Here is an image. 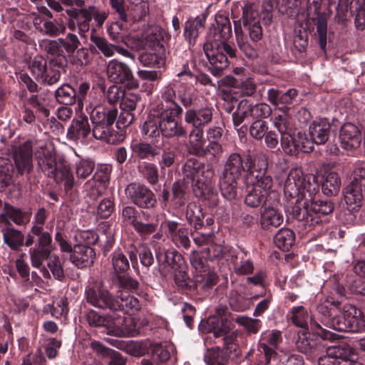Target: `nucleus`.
<instances>
[{
	"mask_svg": "<svg viewBox=\"0 0 365 365\" xmlns=\"http://www.w3.org/2000/svg\"><path fill=\"white\" fill-rule=\"evenodd\" d=\"M319 190V184L314 177L304 175L301 169H292L284 182V193L287 200L285 211L296 220H304L309 201Z\"/></svg>",
	"mask_w": 365,
	"mask_h": 365,
	"instance_id": "nucleus-1",
	"label": "nucleus"
},
{
	"mask_svg": "<svg viewBox=\"0 0 365 365\" xmlns=\"http://www.w3.org/2000/svg\"><path fill=\"white\" fill-rule=\"evenodd\" d=\"M86 111L93 125L92 135L94 138L109 144H117L123 140L122 133L112 129L117 118V109L107 108L103 105H97L95 107L92 106L86 107Z\"/></svg>",
	"mask_w": 365,
	"mask_h": 365,
	"instance_id": "nucleus-2",
	"label": "nucleus"
},
{
	"mask_svg": "<svg viewBox=\"0 0 365 365\" xmlns=\"http://www.w3.org/2000/svg\"><path fill=\"white\" fill-rule=\"evenodd\" d=\"M158 113L153 108L150 109L147 120L141 128L143 135L150 138H155L160 134L166 138H180L186 135V129L181 123L169 116L166 118L163 114Z\"/></svg>",
	"mask_w": 365,
	"mask_h": 365,
	"instance_id": "nucleus-3",
	"label": "nucleus"
},
{
	"mask_svg": "<svg viewBox=\"0 0 365 365\" xmlns=\"http://www.w3.org/2000/svg\"><path fill=\"white\" fill-rule=\"evenodd\" d=\"M246 159L237 153H231L226 159L220 177V189L224 198L234 200L237 196V179L246 171Z\"/></svg>",
	"mask_w": 365,
	"mask_h": 365,
	"instance_id": "nucleus-4",
	"label": "nucleus"
},
{
	"mask_svg": "<svg viewBox=\"0 0 365 365\" xmlns=\"http://www.w3.org/2000/svg\"><path fill=\"white\" fill-rule=\"evenodd\" d=\"M36 155L38 166L45 175L53 178L57 183L63 182L66 191L73 188L74 178L64 160H57L55 155L47 149H42V154L37 153Z\"/></svg>",
	"mask_w": 365,
	"mask_h": 365,
	"instance_id": "nucleus-5",
	"label": "nucleus"
},
{
	"mask_svg": "<svg viewBox=\"0 0 365 365\" xmlns=\"http://www.w3.org/2000/svg\"><path fill=\"white\" fill-rule=\"evenodd\" d=\"M203 50L210 63L209 70L215 76L220 75L221 71L229 64L228 58L236 57L237 50L227 43V41L206 39Z\"/></svg>",
	"mask_w": 365,
	"mask_h": 365,
	"instance_id": "nucleus-6",
	"label": "nucleus"
},
{
	"mask_svg": "<svg viewBox=\"0 0 365 365\" xmlns=\"http://www.w3.org/2000/svg\"><path fill=\"white\" fill-rule=\"evenodd\" d=\"M327 321L329 327L339 331L359 332L365 328V319L361 309L353 305H345L343 312L331 314Z\"/></svg>",
	"mask_w": 365,
	"mask_h": 365,
	"instance_id": "nucleus-7",
	"label": "nucleus"
},
{
	"mask_svg": "<svg viewBox=\"0 0 365 365\" xmlns=\"http://www.w3.org/2000/svg\"><path fill=\"white\" fill-rule=\"evenodd\" d=\"M108 16V12L94 6L81 9L73 16L81 36H84L85 34L89 31L91 34H96L97 29L102 28Z\"/></svg>",
	"mask_w": 365,
	"mask_h": 365,
	"instance_id": "nucleus-8",
	"label": "nucleus"
},
{
	"mask_svg": "<svg viewBox=\"0 0 365 365\" xmlns=\"http://www.w3.org/2000/svg\"><path fill=\"white\" fill-rule=\"evenodd\" d=\"M288 316L292 322L297 327L311 329L319 335L323 339L335 341L339 338V335L329 330L324 329L312 318L309 311L304 306H296L291 309Z\"/></svg>",
	"mask_w": 365,
	"mask_h": 365,
	"instance_id": "nucleus-9",
	"label": "nucleus"
},
{
	"mask_svg": "<svg viewBox=\"0 0 365 365\" xmlns=\"http://www.w3.org/2000/svg\"><path fill=\"white\" fill-rule=\"evenodd\" d=\"M85 295L87 302L92 306L110 311H118V299L98 282L90 283L86 288Z\"/></svg>",
	"mask_w": 365,
	"mask_h": 365,
	"instance_id": "nucleus-10",
	"label": "nucleus"
},
{
	"mask_svg": "<svg viewBox=\"0 0 365 365\" xmlns=\"http://www.w3.org/2000/svg\"><path fill=\"white\" fill-rule=\"evenodd\" d=\"M282 342V332L279 330L263 331L257 344V355L260 363L268 365L272 359L277 356L280 344Z\"/></svg>",
	"mask_w": 365,
	"mask_h": 365,
	"instance_id": "nucleus-11",
	"label": "nucleus"
},
{
	"mask_svg": "<svg viewBox=\"0 0 365 365\" xmlns=\"http://www.w3.org/2000/svg\"><path fill=\"white\" fill-rule=\"evenodd\" d=\"M182 172L187 178L191 179L201 190L207 186L215 174L211 165H205L195 158L186 161L182 167Z\"/></svg>",
	"mask_w": 365,
	"mask_h": 365,
	"instance_id": "nucleus-12",
	"label": "nucleus"
},
{
	"mask_svg": "<svg viewBox=\"0 0 365 365\" xmlns=\"http://www.w3.org/2000/svg\"><path fill=\"white\" fill-rule=\"evenodd\" d=\"M318 195L319 193L314 195L312 200L309 201L308 214L304 217V220H297L304 227V230L307 231L314 229L315 226L322 222L320 214L327 215L331 213L334 210L333 202L327 200H318Z\"/></svg>",
	"mask_w": 365,
	"mask_h": 365,
	"instance_id": "nucleus-13",
	"label": "nucleus"
},
{
	"mask_svg": "<svg viewBox=\"0 0 365 365\" xmlns=\"http://www.w3.org/2000/svg\"><path fill=\"white\" fill-rule=\"evenodd\" d=\"M177 96L178 89H175L172 85H168L161 91L160 101L153 108L158 110V113L163 114L166 118L169 116L177 120L183 112L182 107L175 101Z\"/></svg>",
	"mask_w": 365,
	"mask_h": 365,
	"instance_id": "nucleus-14",
	"label": "nucleus"
},
{
	"mask_svg": "<svg viewBox=\"0 0 365 365\" xmlns=\"http://www.w3.org/2000/svg\"><path fill=\"white\" fill-rule=\"evenodd\" d=\"M273 183L265 180L264 182H252V187L248 190L245 198V203L250 207H258L262 205L268 204L269 199L277 197V194L272 190Z\"/></svg>",
	"mask_w": 365,
	"mask_h": 365,
	"instance_id": "nucleus-15",
	"label": "nucleus"
},
{
	"mask_svg": "<svg viewBox=\"0 0 365 365\" xmlns=\"http://www.w3.org/2000/svg\"><path fill=\"white\" fill-rule=\"evenodd\" d=\"M246 165V171L250 178L253 179L252 182H264L266 180L269 183H273L272 176L267 173L268 158L266 154L260 153L253 157L248 155Z\"/></svg>",
	"mask_w": 365,
	"mask_h": 365,
	"instance_id": "nucleus-16",
	"label": "nucleus"
},
{
	"mask_svg": "<svg viewBox=\"0 0 365 365\" xmlns=\"http://www.w3.org/2000/svg\"><path fill=\"white\" fill-rule=\"evenodd\" d=\"M35 235L38 237L37 244L29 249V253L32 266L40 268L55 248L52 245V237L48 232L41 230L40 234Z\"/></svg>",
	"mask_w": 365,
	"mask_h": 365,
	"instance_id": "nucleus-17",
	"label": "nucleus"
},
{
	"mask_svg": "<svg viewBox=\"0 0 365 365\" xmlns=\"http://www.w3.org/2000/svg\"><path fill=\"white\" fill-rule=\"evenodd\" d=\"M125 194L131 201L141 208L155 207L157 201L154 193L145 185L131 183L125 188Z\"/></svg>",
	"mask_w": 365,
	"mask_h": 365,
	"instance_id": "nucleus-18",
	"label": "nucleus"
},
{
	"mask_svg": "<svg viewBox=\"0 0 365 365\" xmlns=\"http://www.w3.org/2000/svg\"><path fill=\"white\" fill-rule=\"evenodd\" d=\"M138 211L132 206L125 207L122 210V217L123 222L131 225L135 231L141 237H146L154 233L158 227V220L151 222H144L138 220Z\"/></svg>",
	"mask_w": 365,
	"mask_h": 365,
	"instance_id": "nucleus-19",
	"label": "nucleus"
},
{
	"mask_svg": "<svg viewBox=\"0 0 365 365\" xmlns=\"http://www.w3.org/2000/svg\"><path fill=\"white\" fill-rule=\"evenodd\" d=\"M139 333L137 324L131 317L113 314V320L110 329V334L120 337L135 336Z\"/></svg>",
	"mask_w": 365,
	"mask_h": 365,
	"instance_id": "nucleus-20",
	"label": "nucleus"
},
{
	"mask_svg": "<svg viewBox=\"0 0 365 365\" xmlns=\"http://www.w3.org/2000/svg\"><path fill=\"white\" fill-rule=\"evenodd\" d=\"M91 134L92 132L87 116L80 115L72 120L66 136L69 140L83 144Z\"/></svg>",
	"mask_w": 365,
	"mask_h": 365,
	"instance_id": "nucleus-21",
	"label": "nucleus"
},
{
	"mask_svg": "<svg viewBox=\"0 0 365 365\" xmlns=\"http://www.w3.org/2000/svg\"><path fill=\"white\" fill-rule=\"evenodd\" d=\"M275 202L278 203L277 197L274 199L272 203L266 204L261 211L260 225L263 230L276 228L280 226L284 221L283 215L276 207Z\"/></svg>",
	"mask_w": 365,
	"mask_h": 365,
	"instance_id": "nucleus-22",
	"label": "nucleus"
},
{
	"mask_svg": "<svg viewBox=\"0 0 365 365\" xmlns=\"http://www.w3.org/2000/svg\"><path fill=\"white\" fill-rule=\"evenodd\" d=\"M339 140L343 149L346 150H356L361 145V132L355 125L350 123H345L340 129Z\"/></svg>",
	"mask_w": 365,
	"mask_h": 365,
	"instance_id": "nucleus-23",
	"label": "nucleus"
},
{
	"mask_svg": "<svg viewBox=\"0 0 365 365\" xmlns=\"http://www.w3.org/2000/svg\"><path fill=\"white\" fill-rule=\"evenodd\" d=\"M231 36L232 27L229 18L221 14H217L215 23L210 27L207 38L227 41Z\"/></svg>",
	"mask_w": 365,
	"mask_h": 365,
	"instance_id": "nucleus-24",
	"label": "nucleus"
},
{
	"mask_svg": "<svg viewBox=\"0 0 365 365\" xmlns=\"http://www.w3.org/2000/svg\"><path fill=\"white\" fill-rule=\"evenodd\" d=\"M214 112L211 106L188 109L185 113V121L193 128H203L212 121Z\"/></svg>",
	"mask_w": 365,
	"mask_h": 365,
	"instance_id": "nucleus-25",
	"label": "nucleus"
},
{
	"mask_svg": "<svg viewBox=\"0 0 365 365\" xmlns=\"http://www.w3.org/2000/svg\"><path fill=\"white\" fill-rule=\"evenodd\" d=\"M14 162L19 173L21 175L24 173H29L33 169L32 144L31 141L25 142L16 150Z\"/></svg>",
	"mask_w": 365,
	"mask_h": 365,
	"instance_id": "nucleus-26",
	"label": "nucleus"
},
{
	"mask_svg": "<svg viewBox=\"0 0 365 365\" xmlns=\"http://www.w3.org/2000/svg\"><path fill=\"white\" fill-rule=\"evenodd\" d=\"M217 322H218V319L215 317H210L207 321V323L211 325H215ZM229 330V327L222 323L220 326L217 325V327L213 326L212 328L207 329L206 331L212 332L214 337L216 339L221 338V340L224 343L225 349H226L225 351L227 352L228 350L232 349L234 342L237 336L236 331L230 332Z\"/></svg>",
	"mask_w": 365,
	"mask_h": 365,
	"instance_id": "nucleus-27",
	"label": "nucleus"
},
{
	"mask_svg": "<svg viewBox=\"0 0 365 365\" xmlns=\"http://www.w3.org/2000/svg\"><path fill=\"white\" fill-rule=\"evenodd\" d=\"M106 72L108 78L115 83H123L133 78L130 68L125 63L116 59L108 63Z\"/></svg>",
	"mask_w": 365,
	"mask_h": 365,
	"instance_id": "nucleus-28",
	"label": "nucleus"
},
{
	"mask_svg": "<svg viewBox=\"0 0 365 365\" xmlns=\"http://www.w3.org/2000/svg\"><path fill=\"white\" fill-rule=\"evenodd\" d=\"M353 349L349 346H331L326 349V354L319 357L318 365H337L339 360H346Z\"/></svg>",
	"mask_w": 365,
	"mask_h": 365,
	"instance_id": "nucleus-29",
	"label": "nucleus"
},
{
	"mask_svg": "<svg viewBox=\"0 0 365 365\" xmlns=\"http://www.w3.org/2000/svg\"><path fill=\"white\" fill-rule=\"evenodd\" d=\"M95 256L96 253L92 247L76 245L70 255V260L78 268H83L93 264Z\"/></svg>",
	"mask_w": 365,
	"mask_h": 365,
	"instance_id": "nucleus-30",
	"label": "nucleus"
},
{
	"mask_svg": "<svg viewBox=\"0 0 365 365\" xmlns=\"http://www.w3.org/2000/svg\"><path fill=\"white\" fill-rule=\"evenodd\" d=\"M66 65L67 59L64 55H60L53 58L49 61L48 66L42 81L48 85H53L57 83L61 74L65 72Z\"/></svg>",
	"mask_w": 365,
	"mask_h": 365,
	"instance_id": "nucleus-31",
	"label": "nucleus"
},
{
	"mask_svg": "<svg viewBox=\"0 0 365 365\" xmlns=\"http://www.w3.org/2000/svg\"><path fill=\"white\" fill-rule=\"evenodd\" d=\"M331 125L326 118L314 120L309 127V133L316 145H323L329 139Z\"/></svg>",
	"mask_w": 365,
	"mask_h": 365,
	"instance_id": "nucleus-32",
	"label": "nucleus"
},
{
	"mask_svg": "<svg viewBox=\"0 0 365 365\" xmlns=\"http://www.w3.org/2000/svg\"><path fill=\"white\" fill-rule=\"evenodd\" d=\"M205 20L206 16L201 14L185 23L183 36L190 45L195 44L199 34L204 30Z\"/></svg>",
	"mask_w": 365,
	"mask_h": 365,
	"instance_id": "nucleus-33",
	"label": "nucleus"
},
{
	"mask_svg": "<svg viewBox=\"0 0 365 365\" xmlns=\"http://www.w3.org/2000/svg\"><path fill=\"white\" fill-rule=\"evenodd\" d=\"M110 179V172L107 168L98 169L93 178L85 183L86 189H90L91 196L101 195L105 188V183Z\"/></svg>",
	"mask_w": 365,
	"mask_h": 365,
	"instance_id": "nucleus-34",
	"label": "nucleus"
},
{
	"mask_svg": "<svg viewBox=\"0 0 365 365\" xmlns=\"http://www.w3.org/2000/svg\"><path fill=\"white\" fill-rule=\"evenodd\" d=\"M227 261L230 262L233 267V270L237 274L247 275L252 273L254 270V264L252 261L246 257V253L242 252L228 255Z\"/></svg>",
	"mask_w": 365,
	"mask_h": 365,
	"instance_id": "nucleus-35",
	"label": "nucleus"
},
{
	"mask_svg": "<svg viewBox=\"0 0 365 365\" xmlns=\"http://www.w3.org/2000/svg\"><path fill=\"white\" fill-rule=\"evenodd\" d=\"M363 190L354 185H348L344 193L346 209L351 212H358L362 205Z\"/></svg>",
	"mask_w": 365,
	"mask_h": 365,
	"instance_id": "nucleus-36",
	"label": "nucleus"
},
{
	"mask_svg": "<svg viewBox=\"0 0 365 365\" xmlns=\"http://www.w3.org/2000/svg\"><path fill=\"white\" fill-rule=\"evenodd\" d=\"M29 220V216L26 212L7 203L4 205V211L0 214V223H5L8 225L11 222L16 225H24Z\"/></svg>",
	"mask_w": 365,
	"mask_h": 365,
	"instance_id": "nucleus-37",
	"label": "nucleus"
},
{
	"mask_svg": "<svg viewBox=\"0 0 365 365\" xmlns=\"http://www.w3.org/2000/svg\"><path fill=\"white\" fill-rule=\"evenodd\" d=\"M167 227L173 242L178 246L187 250L190 247L189 231L185 227H179L175 221H168Z\"/></svg>",
	"mask_w": 365,
	"mask_h": 365,
	"instance_id": "nucleus-38",
	"label": "nucleus"
},
{
	"mask_svg": "<svg viewBox=\"0 0 365 365\" xmlns=\"http://www.w3.org/2000/svg\"><path fill=\"white\" fill-rule=\"evenodd\" d=\"M243 22L252 41L257 43L260 41L263 36V32L257 14L254 12L244 14Z\"/></svg>",
	"mask_w": 365,
	"mask_h": 365,
	"instance_id": "nucleus-39",
	"label": "nucleus"
},
{
	"mask_svg": "<svg viewBox=\"0 0 365 365\" xmlns=\"http://www.w3.org/2000/svg\"><path fill=\"white\" fill-rule=\"evenodd\" d=\"M3 241L11 250L18 251L24 245V235L21 230L6 226L1 230Z\"/></svg>",
	"mask_w": 365,
	"mask_h": 365,
	"instance_id": "nucleus-40",
	"label": "nucleus"
},
{
	"mask_svg": "<svg viewBox=\"0 0 365 365\" xmlns=\"http://www.w3.org/2000/svg\"><path fill=\"white\" fill-rule=\"evenodd\" d=\"M205 145L204 130L202 128H192L188 135L187 150L189 153L199 156L203 153Z\"/></svg>",
	"mask_w": 365,
	"mask_h": 365,
	"instance_id": "nucleus-41",
	"label": "nucleus"
},
{
	"mask_svg": "<svg viewBox=\"0 0 365 365\" xmlns=\"http://www.w3.org/2000/svg\"><path fill=\"white\" fill-rule=\"evenodd\" d=\"M91 43L89 48L91 52H95L98 48L106 57H112L115 55L117 50V46L109 43L105 38L98 36L96 34H91L90 37Z\"/></svg>",
	"mask_w": 365,
	"mask_h": 365,
	"instance_id": "nucleus-42",
	"label": "nucleus"
},
{
	"mask_svg": "<svg viewBox=\"0 0 365 365\" xmlns=\"http://www.w3.org/2000/svg\"><path fill=\"white\" fill-rule=\"evenodd\" d=\"M224 82L231 87L239 88L241 95L244 96H252L257 88L255 81L250 77L239 81L232 76H227L225 78Z\"/></svg>",
	"mask_w": 365,
	"mask_h": 365,
	"instance_id": "nucleus-43",
	"label": "nucleus"
},
{
	"mask_svg": "<svg viewBox=\"0 0 365 365\" xmlns=\"http://www.w3.org/2000/svg\"><path fill=\"white\" fill-rule=\"evenodd\" d=\"M86 319L90 326L102 327L104 333L110 334V329L113 320V314L101 315L97 312L91 310L87 313Z\"/></svg>",
	"mask_w": 365,
	"mask_h": 365,
	"instance_id": "nucleus-44",
	"label": "nucleus"
},
{
	"mask_svg": "<svg viewBox=\"0 0 365 365\" xmlns=\"http://www.w3.org/2000/svg\"><path fill=\"white\" fill-rule=\"evenodd\" d=\"M341 187V179L335 172H329L324 175L322 189L326 195H336Z\"/></svg>",
	"mask_w": 365,
	"mask_h": 365,
	"instance_id": "nucleus-45",
	"label": "nucleus"
},
{
	"mask_svg": "<svg viewBox=\"0 0 365 365\" xmlns=\"http://www.w3.org/2000/svg\"><path fill=\"white\" fill-rule=\"evenodd\" d=\"M295 235L292 230L288 228L280 229L275 235L274 242L280 250L288 251L293 245Z\"/></svg>",
	"mask_w": 365,
	"mask_h": 365,
	"instance_id": "nucleus-46",
	"label": "nucleus"
},
{
	"mask_svg": "<svg viewBox=\"0 0 365 365\" xmlns=\"http://www.w3.org/2000/svg\"><path fill=\"white\" fill-rule=\"evenodd\" d=\"M130 148L133 155L140 159H151L158 154L157 150L148 143L133 142Z\"/></svg>",
	"mask_w": 365,
	"mask_h": 365,
	"instance_id": "nucleus-47",
	"label": "nucleus"
},
{
	"mask_svg": "<svg viewBox=\"0 0 365 365\" xmlns=\"http://www.w3.org/2000/svg\"><path fill=\"white\" fill-rule=\"evenodd\" d=\"M56 101L63 105H72L76 100V91L68 84L64 83L55 91Z\"/></svg>",
	"mask_w": 365,
	"mask_h": 365,
	"instance_id": "nucleus-48",
	"label": "nucleus"
},
{
	"mask_svg": "<svg viewBox=\"0 0 365 365\" xmlns=\"http://www.w3.org/2000/svg\"><path fill=\"white\" fill-rule=\"evenodd\" d=\"M272 121L280 134L292 130L291 117L284 110L275 113L272 118Z\"/></svg>",
	"mask_w": 365,
	"mask_h": 365,
	"instance_id": "nucleus-49",
	"label": "nucleus"
},
{
	"mask_svg": "<svg viewBox=\"0 0 365 365\" xmlns=\"http://www.w3.org/2000/svg\"><path fill=\"white\" fill-rule=\"evenodd\" d=\"M227 359V351L219 347L208 349L205 355L207 365H226Z\"/></svg>",
	"mask_w": 365,
	"mask_h": 365,
	"instance_id": "nucleus-50",
	"label": "nucleus"
},
{
	"mask_svg": "<svg viewBox=\"0 0 365 365\" xmlns=\"http://www.w3.org/2000/svg\"><path fill=\"white\" fill-rule=\"evenodd\" d=\"M186 218L195 230L200 229L203 225L204 214L200 206L195 204L190 203L187 205Z\"/></svg>",
	"mask_w": 365,
	"mask_h": 365,
	"instance_id": "nucleus-51",
	"label": "nucleus"
},
{
	"mask_svg": "<svg viewBox=\"0 0 365 365\" xmlns=\"http://www.w3.org/2000/svg\"><path fill=\"white\" fill-rule=\"evenodd\" d=\"M111 264L115 274L125 272L130 267L126 255L120 250L114 251L111 255Z\"/></svg>",
	"mask_w": 365,
	"mask_h": 365,
	"instance_id": "nucleus-52",
	"label": "nucleus"
},
{
	"mask_svg": "<svg viewBox=\"0 0 365 365\" xmlns=\"http://www.w3.org/2000/svg\"><path fill=\"white\" fill-rule=\"evenodd\" d=\"M118 298L119 309L125 313H134L140 309V304L138 299L133 297L121 292Z\"/></svg>",
	"mask_w": 365,
	"mask_h": 365,
	"instance_id": "nucleus-53",
	"label": "nucleus"
},
{
	"mask_svg": "<svg viewBox=\"0 0 365 365\" xmlns=\"http://www.w3.org/2000/svg\"><path fill=\"white\" fill-rule=\"evenodd\" d=\"M138 169L142 175L150 185H155L158 182V169L153 163L143 162L138 165Z\"/></svg>",
	"mask_w": 365,
	"mask_h": 365,
	"instance_id": "nucleus-54",
	"label": "nucleus"
},
{
	"mask_svg": "<svg viewBox=\"0 0 365 365\" xmlns=\"http://www.w3.org/2000/svg\"><path fill=\"white\" fill-rule=\"evenodd\" d=\"M292 131L281 134V146L283 150L289 155H297L299 153L297 138L291 134Z\"/></svg>",
	"mask_w": 365,
	"mask_h": 365,
	"instance_id": "nucleus-55",
	"label": "nucleus"
},
{
	"mask_svg": "<svg viewBox=\"0 0 365 365\" xmlns=\"http://www.w3.org/2000/svg\"><path fill=\"white\" fill-rule=\"evenodd\" d=\"M228 303L232 309L236 312H244L249 308L247 299L235 290L230 292Z\"/></svg>",
	"mask_w": 365,
	"mask_h": 365,
	"instance_id": "nucleus-56",
	"label": "nucleus"
},
{
	"mask_svg": "<svg viewBox=\"0 0 365 365\" xmlns=\"http://www.w3.org/2000/svg\"><path fill=\"white\" fill-rule=\"evenodd\" d=\"M47 61L42 56H36L30 65V70L32 75L42 81L46 69L48 68Z\"/></svg>",
	"mask_w": 365,
	"mask_h": 365,
	"instance_id": "nucleus-57",
	"label": "nucleus"
},
{
	"mask_svg": "<svg viewBox=\"0 0 365 365\" xmlns=\"http://www.w3.org/2000/svg\"><path fill=\"white\" fill-rule=\"evenodd\" d=\"M41 31L47 36H57L66 31V25L61 19L53 21H46L43 23Z\"/></svg>",
	"mask_w": 365,
	"mask_h": 365,
	"instance_id": "nucleus-58",
	"label": "nucleus"
},
{
	"mask_svg": "<svg viewBox=\"0 0 365 365\" xmlns=\"http://www.w3.org/2000/svg\"><path fill=\"white\" fill-rule=\"evenodd\" d=\"M30 101L33 106L36 108L43 117L48 118L49 116L50 110L48 106L50 104V101L46 93L32 96Z\"/></svg>",
	"mask_w": 365,
	"mask_h": 365,
	"instance_id": "nucleus-59",
	"label": "nucleus"
},
{
	"mask_svg": "<svg viewBox=\"0 0 365 365\" xmlns=\"http://www.w3.org/2000/svg\"><path fill=\"white\" fill-rule=\"evenodd\" d=\"M297 349L310 357L317 354V347L314 340L309 339L305 336H299L296 342Z\"/></svg>",
	"mask_w": 365,
	"mask_h": 365,
	"instance_id": "nucleus-60",
	"label": "nucleus"
},
{
	"mask_svg": "<svg viewBox=\"0 0 365 365\" xmlns=\"http://www.w3.org/2000/svg\"><path fill=\"white\" fill-rule=\"evenodd\" d=\"M250 115L247 101H241L238 108L232 114V122L235 129L239 130L245 120Z\"/></svg>",
	"mask_w": 365,
	"mask_h": 365,
	"instance_id": "nucleus-61",
	"label": "nucleus"
},
{
	"mask_svg": "<svg viewBox=\"0 0 365 365\" xmlns=\"http://www.w3.org/2000/svg\"><path fill=\"white\" fill-rule=\"evenodd\" d=\"M236 41L240 51L249 58L254 59L257 57V48L251 45L247 39L239 33H236Z\"/></svg>",
	"mask_w": 365,
	"mask_h": 365,
	"instance_id": "nucleus-62",
	"label": "nucleus"
},
{
	"mask_svg": "<svg viewBox=\"0 0 365 365\" xmlns=\"http://www.w3.org/2000/svg\"><path fill=\"white\" fill-rule=\"evenodd\" d=\"M95 164L92 160H80L75 163V173L77 178L86 179L93 171Z\"/></svg>",
	"mask_w": 365,
	"mask_h": 365,
	"instance_id": "nucleus-63",
	"label": "nucleus"
},
{
	"mask_svg": "<svg viewBox=\"0 0 365 365\" xmlns=\"http://www.w3.org/2000/svg\"><path fill=\"white\" fill-rule=\"evenodd\" d=\"M139 61L146 66L160 68L165 64V58L155 53H143L139 57Z\"/></svg>",
	"mask_w": 365,
	"mask_h": 365,
	"instance_id": "nucleus-64",
	"label": "nucleus"
}]
</instances>
